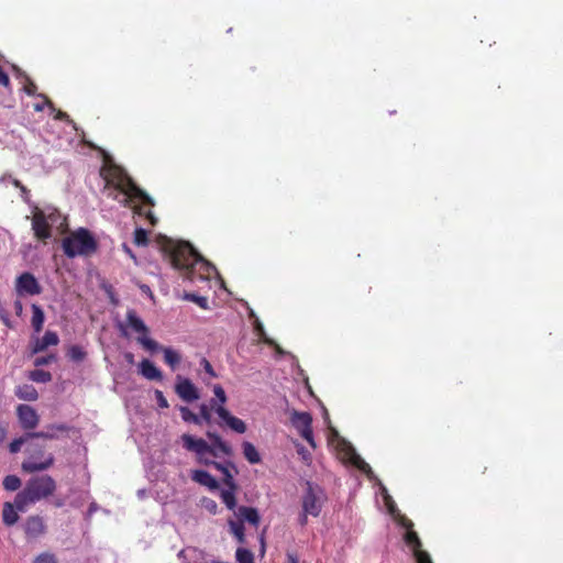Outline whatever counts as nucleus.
<instances>
[{"mask_svg":"<svg viewBox=\"0 0 563 563\" xmlns=\"http://www.w3.org/2000/svg\"><path fill=\"white\" fill-rule=\"evenodd\" d=\"M20 191L24 201H29L30 190L24 186Z\"/></svg>","mask_w":563,"mask_h":563,"instance_id":"5fc2aeb1","label":"nucleus"},{"mask_svg":"<svg viewBox=\"0 0 563 563\" xmlns=\"http://www.w3.org/2000/svg\"><path fill=\"white\" fill-rule=\"evenodd\" d=\"M55 119L60 120V121L70 122L69 115L66 112L62 111V110L57 111V113L55 115Z\"/></svg>","mask_w":563,"mask_h":563,"instance_id":"3c124183","label":"nucleus"},{"mask_svg":"<svg viewBox=\"0 0 563 563\" xmlns=\"http://www.w3.org/2000/svg\"><path fill=\"white\" fill-rule=\"evenodd\" d=\"M351 463L364 473L371 472L369 465L354 452L351 457Z\"/></svg>","mask_w":563,"mask_h":563,"instance_id":"e433bc0d","label":"nucleus"},{"mask_svg":"<svg viewBox=\"0 0 563 563\" xmlns=\"http://www.w3.org/2000/svg\"><path fill=\"white\" fill-rule=\"evenodd\" d=\"M43 98H44L45 104H47V106H48V107H51V108H54V104H53V102L51 101V99H48L46 96H43Z\"/></svg>","mask_w":563,"mask_h":563,"instance_id":"680f3d73","label":"nucleus"},{"mask_svg":"<svg viewBox=\"0 0 563 563\" xmlns=\"http://www.w3.org/2000/svg\"><path fill=\"white\" fill-rule=\"evenodd\" d=\"M201 506L211 515H216L218 512V504L211 498H202Z\"/></svg>","mask_w":563,"mask_h":563,"instance_id":"ea45409f","label":"nucleus"},{"mask_svg":"<svg viewBox=\"0 0 563 563\" xmlns=\"http://www.w3.org/2000/svg\"><path fill=\"white\" fill-rule=\"evenodd\" d=\"M56 487V481L49 475L31 477L14 498L18 511H25L29 505L48 498L55 493Z\"/></svg>","mask_w":563,"mask_h":563,"instance_id":"7ed1b4c3","label":"nucleus"},{"mask_svg":"<svg viewBox=\"0 0 563 563\" xmlns=\"http://www.w3.org/2000/svg\"><path fill=\"white\" fill-rule=\"evenodd\" d=\"M0 85H2L4 87H9V85H10V78H9L8 74L2 69L1 66H0Z\"/></svg>","mask_w":563,"mask_h":563,"instance_id":"de8ad7c7","label":"nucleus"},{"mask_svg":"<svg viewBox=\"0 0 563 563\" xmlns=\"http://www.w3.org/2000/svg\"><path fill=\"white\" fill-rule=\"evenodd\" d=\"M325 495L323 490L310 482L306 483V492L302 496V510L312 517H318L322 510Z\"/></svg>","mask_w":563,"mask_h":563,"instance_id":"1a4fd4ad","label":"nucleus"},{"mask_svg":"<svg viewBox=\"0 0 563 563\" xmlns=\"http://www.w3.org/2000/svg\"><path fill=\"white\" fill-rule=\"evenodd\" d=\"M45 316L42 308L38 305H32V319L31 323L34 331L40 332L43 329Z\"/></svg>","mask_w":563,"mask_h":563,"instance_id":"a878e982","label":"nucleus"},{"mask_svg":"<svg viewBox=\"0 0 563 563\" xmlns=\"http://www.w3.org/2000/svg\"><path fill=\"white\" fill-rule=\"evenodd\" d=\"M158 243L164 257L185 279L195 282L209 277L213 266L189 242L161 236Z\"/></svg>","mask_w":563,"mask_h":563,"instance_id":"f03ea898","label":"nucleus"},{"mask_svg":"<svg viewBox=\"0 0 563 563\" xmlns=\"http://www.w3.org/2000/svg\"><path fill=\"white\" fill-rule=\"evenodd\" d=\"M309 514H306L303 510H302V514L300 515L299 517V523L301 526H306L307 525V517H308Z\"/></svg>","mask_w":563,"mask_h":563,"instance_id":"6e6d98bb","label":"nucleus"},{"mask_svg":"<svg viewBox=\"0 0 563 563\" xmlns=\"http://www.w3.org/2000/svg\"><path fill=\"white\" fill-rule=\"evenodd\" d=\"M405 542L407 545L412 548V552L418 551V549H422L421 540L418 536V533L413 530H409L405 533Z\"/></svg>","mask_w":563,"mask_h":563,"instance_id":"c85d7f7f","label":"nucleus"},{"mask_svg":"<svg viewBox=\"0 0 563 563\" xmlns=\"http://www.w3.org/2000/svg\"><path fill=\"white\" fill-rule=\"evenodd\" d=\"M201 366L203 367L205 372L208 373L212 377H217V374L210 364V362L207 358H202Z\"/></svg>","mask_w":563,"mask_h":563,"instance_id":"49530a36","label":"nucleus"},{"mask_svg":"<svg viewBox=\"0 0 563 563\" xmlns=\"http://www.w3.org/2000/svg\"><path fill=\"white\" fill-rule=\"evenodd\" d=\"M210 408L213 409L216 413L219 416V418L223 421V423L219 422L220 427H223V424H225L231 430L240 434L246 432V423L242 419L232 416L224 406L216 407V401L210 400Z\"/></svg>","mask_w":563,"mask_h":563,"instance_id":"f8f14e48","label":"nucleus"},{"mask_svg":"<svg viewBox=\"0 0 563 563\" xmlns=\"http://www.w3.org/2000/svg\"><path fill=\"white\" fill-rule=\"evenodd\" d=\"M175 393L186 402H192L200 398L198 388L195 384L189 378L180 375L176 378Z\"/></svg>","mask_w":563,"mask_h":563,"instance_id":"ddd939ff","label":"nucleus"},{"mask_svg":"<svg viewBox=\"0 0 563 563\" xmlns=\"http://www.w3.org/2000/svg\"><path fill=\"white\" fill-rule=\"evenodd\" d=\"M37 87L34 82L30 81L27 85L24 86V91L29 96H34L36 93Z\"/></svg>","mask_w":563,"mask_h":563,"instance_id":"8fccbe9b","label":"nucleus"},{"mask_svg":"<svg viewBox=\"0 0 563 563\" xmlns=\"http://www.w3.org/2000/svg\"><path fill=\"white\" fill-rule=\"evenodd\" d=\"M100 175L104 180V190L108 196L118 200L125 207H131L140 217H144L151 225L157 223V219L150 209L154 200L142 190L133 179L122 169L112 166L102 168Z\"/></svg>","mask_w":563,"mask_h":563,"instance_id":"f257e3e1","label":"nucleus"},{"mask_svg":"<svg viewBox=\"0 0 563 563\" xmlns=\"http://www.w3.org/2000/svg\"><path fill=\"white\" fill-rule=\"evenodd\" d=\"M5 490L15 492L21 487V479L16 475H7L3 479Z\"/></svg>","mask_w":563,"mask_h":563,"instance_id":"2f4dec72","label":"nucleus"},{"mask_svg":"<svg viewBox=\"0 0 563 563\" xmlns=\"http://www.w3.org/2000/svg\"><path fill=\"white\" fill-rule=\"evenodd\" d=\"M401 525H402L404 528L407 529V531L412 530V528H413V522L410 519H407V518H404L401 520Z\"/></svg>","mask_w":563,"mask_h":563,"instance_id":"603ef678","label":"nucleus"},{"mask_svg":"<svg viewBox=\"0 0 563 563\" xmlns=\"http://www.w3.org/2000/svg\"><path fill=\"white\" fill-rule=\"evenodd\" d=\"M288 561L289 563H298L297 558L292 554H288Z\"/></svg>","mask_w":563,"mask_h":563,"instance_id":"052dcab7","label":"nucleus"},{"mask_svg":"<svg viewBox=\"0 0 563 563\" xmlns=\"http://www.w3.org/2000/svg\"><path fill=\"white\" fill-rule=\"evenodd\" d=\"M180 413L184 421L191 422L195 424H201V419L199 418V416L194 413L187 407H180Z\"/></svg>","mask_w":563,"mask_h":563,"instance_id":"f704fd0d","label":"nucleus"},{"mask_svg":"<svg viewBox=\"0 0 563 563\" xmlns=\"http://www.w3.org/2000/svg\"><path fill=\"white\" fill-rule=\"evenodd\" d=\"M261 544H262V552H265V540H264V532L261 534L260 538Z\"/></svg>","mask_w":563,"mask_h":563,"instance_id":"bf43d9fd","label":"nucleus"},{"mask_svg":"<svg viewBox=\"0 0 563 563\" xmlns=\"http://www.w3.org/2000/svg\"><path fill=\"white\" fill-rule=\"evenodd\" d=\"M205 454H206V453L196 454L198 463L203 464V465H206V466H212V463H213L214 461H213V460H209V459L205 457Z\"/></svg>","mask_w":563,"mask_h":563,"instance_id":"09e8293b","label":"nucleus"},{"mask_svg":"<svg viewBox=\"0 0 563 563\" xmlns=\"http://www.w3.org/2000/svg\"><path fill=\"white\" fill-rule=\"evenodd\" d=\"M15 292L20 297L36 296L42 292V286L32 273L24 272L15 279Z\"/></svg>","mask_w":563,"mask_h":563,"instance_id":"9b49d317","label":"nucleus"},{"mask_svg":"<svg viewBox=\"0 0 563 563\" xmlns=\"http://www.w3.org/2000/svg\"><path fill=\"white\" fill-rule=\"evenodd\" d=\"M191 479L202 486L208 487L211 490H216L219 487L217 479L209 472L203 470L192 471Z\"/></svg>","mask_w":563,"mask_h":563,"instance_id":"f3484780","label":"nucleus"},{"mask_svg":"<svg viewBox=\"0 0 563 563\" xmlns=\"http://www.w3.org/2000/svg\"><path fill=\"white\" fill-rule=\"evenodd\" d=\"M230 532L235 537L239 543H245V528L242 521L229 520Z\"/></svg>","mask_w":563,"mask_h":563,"instance_id":"bb28decb","label":"nucleus"},{"mask_svg":"<svg viewBox=\"0 0 563 563\" xmlns=\"http://www.w3.org/2000/svg\"><path fill=\"white\" fill-rule=\"evenodd\" d=\"M14 310L18 316H21V313L23 311V305L20 300L14 301Z\"/></svg>","mask_w":563,"mask_h":563,"instance_id":"864d4df0","label":"nucleus"},{"mask_svg":"<svg viewBox=\"0 0 563 563\" xmlns=\"http://www.w3.org/2000/svg\"><path fill=\"white\" fill-rule=\"evenodd\" d=\"M236 516L239 517V521H246L254 527H257L261 521L257 509L253 507L240 506L238 508Z\"/></svg>","mask_w":563,"mask_h":563,"instance_id":"a211bd4d","label":"nucleus"},{"mask_svg":"<svg viewBox=\"0 0 563 563\" xmlns=\"http://www.w3.org/2000/svg\"><path fill=\"white\" fill-rule=\"evenodd\" d=\"M15 396L22 400L35 401L38 398V393L33 385L24 384L16 387Z\"/></svg>","mask_w":563,"mask_h":563,"instance_id":"4be33fe9","label":"nucleus"},{"mask_svg":"<svg viewBox=\"0 0 563 563\" xmlns=\"http://www.w3.org/2000/svg\"><path fill=\"white\" fill-rule=\"evenodd\" d=\"M126 325L134 332L139 333L137 342L147 351L155 352L158 350L159 344L148 338L150 329L144 321L137 316L136 311L130 309L126 311Z\"/></svg>","mask_w":563,"mask_h":563,"instance_id":"6e6552de","label":"nucleus"},{"mask_svg":"<svg viewBox=\"0 0 563 563\" xmlns=\"http://www.w3.org/2000/svg\"><path fill=\"white\" fill-rule=\"evenodd\" d=\"M257 329H260L261 331H263L262 324H260V323H258Z\"/></svg>","mask_w":563,"mask_h":563,"instance_id":"69168bd1","label":"nucleus"},{"mask_svg":"<svg viewBox=\"0 0 563 563\" xmlns=\"http://www.w3.org/2000/svg\"><path fill=\"white\" fill-rule=\"evenodd\" d=\"M35 110H36V111H42V110H43V106H41V104H36V106H35Z\"/></svg>","mask_w":563,"mask_h":563,"instance_id":"0e129e2a","label":"nucleus"},{"mask_svg":"<svg viewBox=\"0 0 563 563\" xmlns=\"http://www.w3.org/2000/svg\"><path fill=\"white\" fill-rule=\"evenodd\" d=\"M235 558L238 563H254L253 553L245 548H238Z\"/></svg>","mask_w":563,"mask_h":563,"instance_id":"72a5a7b5","label":"nucleus"},{"mask_svg":"<svg viewBox=\"0 0 563 563\" xmlns=\"http://www.w3.org/2000/svg\"><path fill=\"white\" fill-rule=\"evenodd\" d=\"M291 423L312 448L316 446L312 432V417L309 412L294 411L291 413Z\"/></svg>","mask_w":563,"mask_h":563,"instance_id":"9d476101","label":"nucleus"},{"mask_svg":"<svg viewBox=\"0 0 563 563\" xmlns=\"http://www.w3.org/2000/svg\"><path fill=\"white\" fill-rule=\"evenodd\" d=\"M87 353L79 345H71L67 351V356L75 362H81L85 360Z\"/></svg>","mask_w":563,"mask_h":563,"instance_id":"7c9ffc66","label":"nucleus"},{"mask_svg":"<svg viewBox=\"0 0 563 563\" xmlns=\"http://www.w3.org/2000/svg\"><path fill=\"white\" fill-rule=\"evenodd\" d=\"M184 299L197 303L201 309H205V310L209 309V302H208L207 297L198 296L192 292H186L184 295Z\"/></svg>","mask_w":563,"mask_h":563,"instance_id":"473e14b6","label":"nucleus"},{"mask_svg":"<svg viewBox=\"0 0 563 563\" xmlns=\"http://www.w3.org/2000/svg\"><path fill=\"white\" fill-rule=\"evenodd\" d=\"M148 242L147 232L142 228L134 231V243L139 246L146 245Z\"/></svg>","mask_w":563,"mask_h":563,"instance_id":"4c0bfd02","label":"nucleus"},{"mask_svg":"<svg viewBox=\"0 0 563 563\" xmlns=\"http://www.w3.org/2000/svg\"><path fill=\"white\" fill-rule=\"evenodd\" d=\"M29 378L35 383H48L52 380V374L44 369H34L30 372Z\"/></svg>","mask_w":563,"mask_h":563,"instance_id":"c756f323","label":"nucleus"},{"mask_svg":"<svg viewBox=\"0 0 563 563\" xmlns=\"http://www.w3.org/2000/svg\"><path fill=\"white\" fill-rule=\"evenodd\" d=\"M199 418L207 423L211 421V412L208 405L201 404L199 406Z\"/></svg>","mask_w":563,"mask_h":563,"instance_id":"79ce46f5","label":"nucleus"},{"mask_svg":"<svg viewBox=\"0 0 563 563\" xmlns=\"http://www.w3.org/2000/svg\"><path fill=\"white\" fill-rule=\"evenodd\" d=\"M59 218L60 214L57 212V210L45 213L40 208L35 207L32 218V230L34 232V236L40 241L46 242V240L52 236V224L55 223Z\"/></svg>","mask_w":563,"mask_h":563,"instance_id":"0eeeda50","label":"nucleus"},{"mask_svg":"<svg viewBox=\"0 0 563 563\" xmlns=\"http://www.w3.org/2000/svg\"><path fill=\"white\" fill-rule=\"evenodd\" d=\"M154 395H155V399H156V401H157L158 407H161V408H163V409H165V408H168V407H169V404H168V401H167V399H166V397L164 396V394H163V391H162V390L156 389V390H155V393H154Z\"/></svg>","mask_w":563,"mask_h":563,"instance_id":"c03bdc74","label":"nucleus"},{"mask_svg":"<svg viewBox=\"0 0 563 563\" xmlns=\"http://www.w3.org/2000/svg\"><path fill=\"white\" fill-rule=\"evenodd\" d=\"M213 393H214L216 398H213L212 400L216 401V407L217 406H224V404L227 402L228 398H227V395H225V391H224L223 387L221 385H214L213 386Z\"/></svg>","mask_w":563,"mask_h":563,"instance_id":"c9c22d12","label":"nucleus"},{"mask_svg":"<svg viewBox=\"0 0 563 563\" xmlns=\"http://www.w3.org/2000/svg\"><path fill=\"white\" fill-rule=\"evenodd\" d=\"M158 350L163 352L164 361L172 369H175L180 364L181 356L174 349L159 345Z\"/></svg>","mask_w":563,"mask_h":563,"instance_id":"b1692460","label":"nucleus"},{"mask_svg":"<svg viewBox=\"0 0 563 563\" xmlns=\"http://www.w3.org/2000/svg\"><path fill=\"white\" fill-rule=\"evenodd\" d=\"M238 488L223 489L220 494L222 501L228 509L233 510L236 507L235 490Z\"/></svg>","mask_w":563,"mask_h":563,"instance_id":"cd10ccee","label":"nucleus"},{"mask_svg":"<svg viewBox=\"0 0 563 563\" xmlns=\"http://www.w3.org/2000/svg\"><path fill=\"white\" fill-rule=\"evenodd\" d=\"M12 184L15 188H19L20 190L22 189V187H24V185L18 179H14Z\"/></svg>","mask_w":563,"mask_h":563,"instance_id":"13d9d810","label":"nucleus"},{"mask_svg":"<svg viewBox=\"0 0 563 563\" xmlns=\"http://www.w3.org/2000/svg\"><path fill=\"white\" fill-rule=\"evenodd\" d=\"M53 361H55L54 355H47V356H41L36 357L34 361L35 366H44L51 364Z\"/></svg>","mask_w":563,"mask_h":563,"instance_id":"a18cd8bd","label":"nucleus"},{"mask_svg":"<svg viewBox=\"0 0 563 563\" xmlns=\"http://www.w3.org/2000/svg\"><path fill=\"white\" fill-rule=\"evenodd\" d=\"M128 363L133 364L134 363V355L132 353H125L124 355Z\"/></svg>","mask_w":563,"mask_h":563,"instance_id":"4d7b16f0","label":"nucleus"},{"mask_svg":"<svg viewBox=\"0 0 563 563\" xmlns=\"http://www.w3.org/2000/svg\"><path fill=\"white\" fill-rule=\"evenodd\" d=\"M46 530V526L44 523V520L40 516H31L26 519L24 531L27 538H38L42 536Z\"/></svg>","mask_w":563,"mask_h":563,"instance_id":"2eb2a0df","label":"nucleus"},{"mask_svg":"<svg viewBox=\"0 0 563 563\" xmlns=\"http://www.w3.org/2000/svg\"><path fill=\"white\" fill-rule=\"evenodd\" d=\"M212 466L222 473L223 475V484L228 487V488H238V485L233 478V475L232 473L230 472L229 467H232L234 470L235 468V465L232 463V462H228L225 464L223 463H220V462H213L212 463ZM238 473V471H235Z\"/></svg>","mask_w":563,"mask_h":563,"instance_id":"6ab92c4d","label":"nucleus"},{"mask_svg":"<svg viewBox=\"0 0 563 563\" xmlns=\"http://www.w3.org/2000/svg\"><path fill=\"white\" fill-rule=\"evenodd\" d=\"M140 374L148 380H163V374L150 360H143L139 365Z\"/></svg>","mask_w":563,"mask_h":563,"instance_id":"dca6fc26","label":"nucleus"},{"mask_svg":"<svg viewBox=\"0 0 563 563\" xmlns=\"http://www.w3.org/2000/svg\"><path fill=\"white\" fill-rule=\"evenodd\" d=\"M243 455L245 460L251 464H258L262 462V457L255 445L249 441L242 443Z\"/></svg>","mask_w":563,"mask_h":563,"instance_id":"5701e85b","label":"nucleus"},{"mask_svg":"<svg viewBox=\"0 0 563 563\" xmlns=\"http://www.w3.org/2000/svg\"><path fill=\"white\" fill-rule=\"evenodd\" d=\"M25 452L27 457L21 464V468L24 473L33 474L43 472L54 465V455L52 453L46 454L43 445L30 443L26 446Z\"/></svg>","mask_w":563,"mask_h":563,"instance_id":"423d86ee","label":"nucleus"},{"mask_svg":"<svg viewBox=\"0 0 563 563\" xmlns=\"http://www.w3.org/2000/svg\"><path fill=\"white\" fill-rule=\"evenodd\" d=\"M30 439H31V438H26V434H25V435H23V437H20V438L14 439V440L10 443V445H9V450H10V452H11V453H18V452L21 450L22 445H23L26 441H29Z\"/></svg>","mask_w":563,"mask_h":563,"instance_id":"58836bf2","label":"nucleus"},{"mask_svg":"<svg viewBox=\"0 0 563 563\" xmlns=\"http://www.w3.org/2000/svg\"><path fill=\"white\" fill-rule=\"evenodd\" d=\"M413 556L417 563H433L429 553L422 549H418V551H415Z\"/></svg>","mask_w":563,"mask_h":563,"instance_id":"a19ab883","label":"nucleus"},{"mask_svg":"<svg viewBox=\"0 0 563 563\" xmlns=\"http://www.w3.org/2000/svg\"><path fill=\"white\" fill-rule=\"evenodd\" d=\"M62 247L68 258L89 256L98 249V242L88 229L79 228L63 240Z\"/></svg>","mask_w":563,"mask_h":563,"instance_id":"39448f33","label":"nucleus"},{"mask_svg":"<svg viewBox=\"0 0 563 563\" xmlns=\"http://www.w3.org/2000/svg\"><path fill=\"white\" fill-rule=\"evenodd\" d=\"M34 563H56V558L51 553H41L35 558Z\"/></svg>","mask_w":563,"mask_h":563,"instance_id":"37998d69","label":"nucleus"},{"mask_svg":"<svg viewBox=\"0 0 563 563\" xmlns=\"http://www.w3.org/2000/svg\"><path fill=\"white\" fill-rule=\"evenodd\" d=\"M207 438L210 444L201 438H195L188 433H184L180 439L185 450L195 454L209 453L213 457H218L220 454L225 456L233 455L232 446L225 442L218 433L208 431Z\"/></svg>","mask_w":563,"mask_h":563,"instance_id":"20e7f679","label":"nucleus"},{"mask_svg":"<svg viewBox=\"0 0 563 563\" xmlns=\"http://www.w3.org/2000/svg\"><path fill=\"white\" fill-rule=\"evenodd\" d=\"M64 505L63 500L55 501L56 507H62Z\"/></svg>","mask_w":563,"mask_h":563,"instance_id":"e2e57ef3","label":"nucleus"},{"mask_svg":"<svg viewBox=\"0 0 563 563\" xmlns=\"http://www.w3.org/2000/svg\"><path fill=\"white\" fill-rule=\"evenodd\" d=\"M54 431L65 432L68 431V427L65 424H54L48 427L47 431L26 432V438L31 439H55L56 434Z\"/></svg>","mask_w":563,"mask_h":563,"instance_id":"aec40b11","label":"nucleus"},{"mask_svg":"<svg viewBox=\"0 0 563 563\" xmlns=\"http://www.w3.org/2000/svg\"><path fill=\"white\" fill-rule=\"evenodd\" d=\"M59 342L57 333L46 331L41 340H38L33 349V353H38L52 345H57Z\"/></svg>","mask_w":563,"mask_h":563,"instance_id":"412c9836","label":"nucleus"},{"mask_svg":"<svg viewBox=\"0 0 563 563\" xmlns=\"http://www.w3.org/2000/svg\"><path fill=\"white\" fill-rule=\"evenodd\" d=\"M16 510L18 509L15 507V504L13 505L9 501L3 504L2 520H3L4 525L13 526L14 523L18 522L19 515H18Z\"/></svg>","mask_w":563,"mask_h":563,"instance_id":"393cba45","label":"nucleus"},{"mask_svg":"<svg viewBox=\"0 0 563 563\" xmlns=\"http://www.w3.org/2000/svg\"><path fill=\"white\" fill-rule=\"evenodd\" d=\"M19 422L24 430H33L38 426L40 416L36 410L29 405H19L16 407Z\"/></svg>","mask_w":563,"mask_h":563,"instance_id":"4468645a","label":"nucleus"}]
</instances>
